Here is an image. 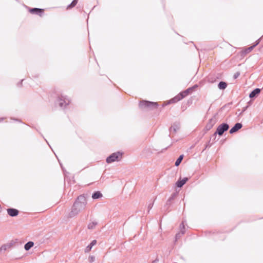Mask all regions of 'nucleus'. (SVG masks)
<instances>
[{"label": "nucleus", "mask_w": 263, "mask_h": 263, "mask_svg": "<svg viewBox=\"0 0 263 263\" xmlns=\"http://www.w3.org/2000/svg\"><path fill=\"white\" fill-rule=\"evenodd\" d=\"M86 204L87 201L85 196L83 195L79 196L73 205L71 211L69 213V216L72 217L77 215L85 208Z\"/></svg>", "instance_id": "1"}, {"label": "nucleus", "mask_w": 263, "mask_h": 263, "mask_svg": "<svg viewBox=\"0 0 263 263\" xmlns=\"http://www.w3.org/2000/svg\"><path fill=\"white\" fill-rule=\"evenodd\" d=\"M70 102L69 98L67 96L62 95L59 96L56 100V103L62 109H65L69 105Z\"/></svg>", "instance_id": "2"}, {"label": "nucleus", "mask_w": 263, "mask_h": 263, "mask_svg": "<svg viewBox=\"0 0 263 263\" xmlns=\"http://www.w3.org/2000/svg\"><path fill=\"white\" fill-rule=\"evenodd\" d=\"M229 128V125L227 123H222L220 124L216 129V132L213 134V137H214V139L217 137V135L221 136L223 133L227 131Z\"/></svg>", "instance_id": "3"}, {"label": "nucleus", "mask_w": 263, "mask_h": 263, "mask_svg": "<svg viewBox=\"0 0 263 263\" xmlns=\"http://www.w3.org/2000/svg\"><path fill=\"white\" fill-rule=\"evenodd\" d=\"M139 106L141 108H148L150 109H154L157 108L158 107V104L157 102L143 100L140 101L139 103Z\"/></svg>", "instance_id": "4"}, {"label": "nucleus", "mask_w": 263, "mask_h": 263, "mask_svg": "<svg viewBox=\"0 0 263 263\" xmlns=\"http://www.w3.org/2000/svg\"><path fill=\"white\" fill-rule=\"evenodd\" d=\"M122 153L120 152L114 153L107 157L106 162L107 163H111L115 161H118L120 160V158H121Z\"/></svg>", "instance_id": "5"}, {"label": "nucleus", "mask_w": 263, "mask_h": 263, "mask_svg": "<svg viewBox=\"0 0 263 263\" xmlns=\"http://www.w3.org/2000/svg\"><path fill=\"white\" fill-rule=\"evenodd\" d=\"M217 114H215L214 116L209 120L205 127V129L206 131L210 130L217 122Z\"/></svg>", "instance_id": "6"}, {"label": "nucleus", "mask_w": 263, "mask_h": 263, "mask_svg": "<svg viewBox=\"0 0 263 263\" xmlns=\"http://www.w3.org/2000/svg\"><path fill=\"white\" fill-rule=\"evenodd\" d=\"M29 11L32 14H35L41 16L44 13V9L37 8H30Z\"/></svg>", "instance_id": "7"}, {"label": "nucleus", "mask_w": 263, "mask_h": 263, "mask_svg": "<svg viewBox=\"0 0 263 263\" xmlns=\"http://www.w3.org/2000/svg\"><path fill=\"white\" fill-rule=\"evenodd\" d=\"M8 214L11 217H16L18 215L19 211L14 208H8L7 209Z\"/></svg>", "instance_id": "8"}, {"label": "nucleus", "mask_w": 263, "mask_h": 263, "mask_svg": "<svg viewBox=\"0 0 263 263\" xmlns=\"http://www.w3.org/2000/svg\"><path fill=\"white\" fill-rule=\"evenodd\" d=\"M242 127V124L241 123H236L234 126L230 129L229 133L231 134H234L241 129Z\"/></svg>", "instance_id": "9"}, {"label": "nucleus", "mask_w": 263, "mask_h": 263, "mask_svg": "<svg viewBox=\"0 0 263 263\" xmlns=\"http://www.w3.org/2000/svg\"><path fill=\"white\" fill-rule=\"evenodd\" d=\"M189 180L188 177H184L183 179L179 178L176 182V185L178 187H182L186 182Z\"/></svg>", "instance_id": "10"}, {"label": "nucleus", "mask_w": 263, "mask_h": 263, "mask_svg": "<svg viewBox=\"0 0 263 263\" xmlns=\"http://www.w3.org/2000/svg\"><path fill=\"white\" fill-rule=\"evenodd\" d=\"M260 39H258L256 42L255 43H254V44L251 46H250L248 48H247L246 49H245L243 51V53L245 54H247V53H249L250 52H251L253 49V48L256 47L260 42Z\"/></svg>", "instance_id": "11"}, {"label": "nucleus", "mask_w": 263, "mask_h": 263, "mask_svg": "<svg viewBox=\"0 0 263 263\" xmlns=\"http://www.w3.org/2000/svg\"><path fill=\"white\" fill-rule=\"evenodd\" d=\"M184 97H185L184 96V95H183L182 92H181L179 94H178L176 96H175L174 98L171 99L170 101L171 103H176V102H177L179 101L180 100H182Z\"/></svg>", "instance_id": "12"}, {"label": "nucleus", "mask_w": 263, "mask_h": 263, "mask_svg": "<svg viewBox=\"0 0 263 263\" xmlns=\"http://www.w3.org/2000/svg\"><path fill=\"white\" fill-rule=\"evenodd\" d=\"M198 87V85L197 84L194 85L193 86L185 90L184 91H182V93L185 97L187 95H189L191 92H192L195 89Z\"/></svg>", "instance_id": "13"}, {"label": "nucleus", "mask_w": 263, "mask_h": 263, "mask_svg": "<svg viewBox=\"0 0 263 263\" xmlns=\"http://www.w3.org/2000/svg\"><path fill=\"white\" fill-rule=\"evenodd\" d=\"M177 194L175 193H173L171 196L170 197V198L168 199V200L166 201V204L165 205V208H166V210L168 209V207L171 204V202L175 199L176 197Z\"/></svg>", "instance_id": "14"}, {"label": "nucleus", "mask_w": 263, "mask_h": 263, "mask_svg": "<svg viewBox=\"0 0 263 263\" xmlns=\"http://www.w3.org/2000/svg\"><path fill=\"white\" fill-rule=\"evenodd\" d=\"M260 89L256 88L252 90L249 94V97L250 98H254L256 97L260 92Z\"/></svg>", "instance_id": "15"}, {"label": "nucleus", "mask_w": 263, "mask_h": 263, "mask_svg": "<svg viewBox=\"0 0 263 263\" xmlns=\"http://www.w3.org/2000/svg\"><path fill=\"white\" fill-rule=\"evenodd\" d=\"M179 129V124L178 123H175L170 128V132H172L173 131L174 133H176Z\"/></svg>", "instance_id": "16"}, {"label": "nucleus", "mask_w": 263, "mask_h": 263, "mask_svg": "<svg viewBox=\"0 0 263 263\" xmlns=\"http://www.w3.org/2000/svg\"><path fill=\"white\" fill-rule=\"evenodd\" d=\"M102 197V194L100 191H95L92 195L93 199H97Z\"/></svg>", "instance_id": "17"}, {"label": "nucleus", "mask_w": 263, "mask_h": 263, "mask_svg": "<svg viewBox=\"0 0 263 263\" xmlns=\"http://www.w3.org/2000/svg\"><path fill=\"white\" fill-rule=\"evenodd\" d=\"M97 243V240H93L86 247L85 249V252H89L91 249H92V247L95 246Z\"/></svg>", "instance_id": "18"}, {"label": "nucleus", "mask_w": 263, "mask_h": 263, "mask_svg": "<svg viewBox=\"0 0 263 263\" xmlns=\"http://www.w3.org/2000/svg\"><path fill=\"white\" fill-rule=\"evenodd\" d=\"M11 247V244H5L3 245L1 247H0V254L2 253L3 252L6 251L8 249L10 248Z\"/></svg>", "instance_id": "19"}, {"label": "nucleus", "mask_w": 263, "mask_h": 263, "mask_svg": "<svg viewBox=\"0 0 263 263\" xmlns=\"http://www.w3.org/2000/svg\"><path fill=\"white\" fill-rule=\"evenodd\" d=\"M227 83L224 81H220L218 84V87L220 90H224L227 87Z\"/></svg>", "instance_id": "20"}, {"label": "nucleus", "mask_w": 263, "mask_h": 263, "mask_svg": "<svg viewBox=\"0 0 263 263\" xmlns=\"http://www.w3.org/2000/svg\"><path fill=\"white\" fill-rule=\"evenodd\" d=\"M34 245L32 241H29L27 242L24 246V249L26 251L29 250Z\"/></svg>", "instance_id": "21"}, {"label": "nucleus", "mask_w": 263, "mask_h": 263, "mask_svg": "<svg viewBox=\"0 0 263 263\" xmlns=\"http://www.w3.org/2000/svg\"><path fill=\"white\" fill-rule=\"evenodd\" d=\"M183 158V155L179 156V157L177 158V159L176 160V161L175 162V166H179L180 165V164L181 163V161H182Z\"/></svg>", "instance_id": "22"}, {"label": "nucleus", "mask_w": 263, "mask_h": 263, "mask_svg": "<svg viewBox=\"0 0 263 263\" xmlns=\"http://www.w3.org/2000/svg\"><path fill=\"white\" fill-rule=\"evenodd\" d=\"M78 0H73L72 2L67 6V9H69L73 8L78 3Z\"/></svg>", "instance_id": "23"}, {"label": "nucleus", "mask_w": 263, "mask_h": 263, "mask_svg": "<svg viewBox=\"0 0 263 263\" xmlns=\"http://www.w3.org/2000/svg\"><path fill=\"white\" fill-rule=\"evenodd\" d=\"M78 0H73L72 2L67 6V9H69L73 8L78 3Z\"/></svg>", "instance_id": "24"}, {"label": "nucleus", "mask_w": 263, "mask_h": 263, "mask_svg": "<svg viewBox=\"0 0 263 263\" xmlns=\"http://www.w3.org/2000/svg\"><path fill=\"white\" fill-rule=\"evenodd\" d=\"M98 223L96 221H92L90 222L88 224V229H93L95 228V227L97 225Z\"/></svg>", "instance_id": "25"}, {"label": "nucleus", "mask_w": 263, "mask_h": 263, "mask_svg": "<svg viewBox=\"0 0 263 263\" xmlns=\"http://www.w3.org/2000/svg\"><path fill=\"white\" fill-rule=\"evenodd\" d=\"M184 221H182L180 225V232H181V234H184L185 233V226H184Z\"/></svg>", "instance_id": "26"}, {"label": "nucleus", "mask_w": 263, "mask_h": 263, "mask_svg": "<svg viewBox=\"0 0 263 263\" xmlns=\"http://www.w3.org/2000/svg\"><path fill=\"white\" fill-rule=\"evenodd\" d=\"M96 260V257L95 256L93 255H90L88 257V261L90 262V263H92L93 262Z\"/></svg>", "instance_id": "27"}, {"label": "nucleus", "mask_w": 263, "mask_h": 263, "mask_svg": "<svg viewBox=\"0 0 263 263\" xmlns=\"http://www.w3.org/2000/svg\"><path fill=\"white\" fill-rule=\"evenodd\" d=\"M182 235L183 234H181V232L177 233L175 236V241H176L178 239H179Z\"/></svg>", "instance_id": "28"}, {"label": "nucleus", "mask_w": 263, "mask_h": 263, "mask_svg": "<svg viewBox=\"0 0 263 263\" xmlns=\"http://www.w3.org/2000/svg\"><path fill=\"white\" fill-rule=\"evenodd\" d=\"M154 202V201H153ZM154 202L151 203L148 205L147 208H148V213L149 212V211L153 206Z\"/></svg>", "instance_id": "29"}, {"label": "nucleus", "mask_w": 263, "mask_h": 263, "mask_svg": "<svg viewBox=\"0 0 263 263\" xmlns=\"http://www.w3.org/2000/svg\"><path fill=\"white\" fill-rule=\"evenodd\" d=\"M240 76V72H236L233 76V78L234 79H237L239 76Z\"/></svg>", "instance_id": "30"}, {"label": "nucleus", "mask_w": 263, "mask_h": 263, "mask_svg": "<svg viewBox=\"0 0 263 263\" xmlns=\"http://www.w3.org/2000/svg\"><path fill=\"white\" fill-rule=\"evenodd\" d=\"M159 259L158 258V257H156V258L153 261L152 263H157L159 261Z\"/></svg>", "instance_id": "31"}, {"label": "nucleus", "mask_w": 263, "mask_h": 263, "mask_svg": "<svg viewBox=\"0 0 263 263\" xmlns=\"http://www.w3.org/2000/svg\"><path fill=\"white\" fill-rule=\"evenodd\" d=\"M210 141H209L208 143L205 145L204 150L206 148H207L208 147L211 146V145L210 144Z\"/></svg>", "instance_id": "32"}, {"label": "nucleus", "mask_w": 263, "mask_h": 263, "mask_svg": "<svg viewBox=\"0 0 263 263\" xmlns=\"http://www.w3.org/2000/svg\"><path fill=\"white\" fill-rule=\"evenodd\" d=\"M11 119L12 120H13L14 121H17V122H21V120L18 119H15V118H11Z\"/></svg>", "instance_id": "33"}, {"label": "nucleus", "mask_w": 263, "mask_h": 263, "mask_svg": "<svg viewBox=\"0 0 263 263\" xmlns=\"http://www.w3.org/2000/svg\"><path fill=\"white\" fill-rule=\"evenodd\" d=\"M5 119V118L4 117H2V118H0V122L3 121Z\"/></svg>", "instance_id": "34"}, {"label": "nucleus", "mask_w": 263, "mask_h": 263, "mask_svg": "<svg viewBox=\"0 0 263 263\" xmlns=\"http://www.w3.org/2000/svg\"><path fill=\"white\" fill-rule=\"evenodd\" d=\"M212 139H213V141H215L216 140V139H214V137H213V135H212L210 140H211Z\"/></svg>", "instance_id": "35"}, {"label": "nucleus", "mask_w": 263, "mask_h": 263, "mask_svg": "<svg viewBox=\"0 0 263 263\" xmlns=\"http://www.w3.org/2000/svg\"><path fill=\"white\" fill-rule=\"evenodd\" d=\"M45 140H46V141L47 142H48L46 139H45ZM48 143V145H49V146H50V145H49V143Z\"/></svg>", "instance_id": "36"}, {"label": "nucleus", "mask_w": 263, "mask_h": 263, "mask_svg": "<svg viewBox=\"0 0 263 263\" xmlns=\"http://www.w3.org/2000/svg\"><path fill=\"white\" fill-rule=\"evenodd\" d=\"M45 140H46V141L47 142H48L46 139H45ZM48 143V145H49V146H50V145H49V143Z\"/></svg>", "instance_id": "37"}, {"label": "nucleus", "mask_w": 263, "mask_h": 263, "mask_svg": "<svg viewBox=\"0 0 263 263\" xmlns=\"http://www.w3.org/2000/svg\"><path fill=\"white\" fill-rule=\"evenodd\" d=\"M23 81V80H21V82H20L21 84H22V82Z\"/></svg>", "instance_id": "38"}, {"label": "nucleus", "mask_w": 263, "mask_h": 263, "mask_svg": "<svg viewBox=\"0 0 263 263\" xmlns=\"http://www.w3.org/2000/svg\"><path fill=\"white\" fill-rule=\"evenodd\" d=\"M37 77H38V76H37V75L34 76V77H36V78H37Z\"/></svg>", "instance_id": "39"}]
</instances>
